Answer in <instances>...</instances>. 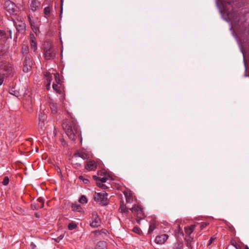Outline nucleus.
<instances>
[{"instance_id":"f257e3e1","label":"nucleus","mask_w":249,"mask_h":249,"mask_svg":"<svg viewBox=\"0 0 249 249\" xmlns=\"http://www.w3.org/2000/svg\"><path fill=\"white\" fill-rule=\"evenodd\" d=\"M71 120H66L62 126L69 139L74 141L77 136L79 135V130L76 121L71 116Z\"/></svg>"},{"instance_id":"f03ea898","label":"nucleus","mask_w":249,"mask_h":249,"mask_svg":"<svg viewBox=\"0 0 249 249\" xmlns=\"http://www.w3.org/2000/svg\"><path fill=\"white\" fill-rule=\"evenodd\" d=\"M55 51L51 43L45 42L43 46V56L46 60H50L55 58Z\"/></svg>"},{"instance_id":"7ed1b4c3","label":"nucleus","mask_w":249,"mask_h":249,"mask_svg":"<svg viewBox=\"0 0 249 249\" xmlns=\"http://www.w3.org/2000/svg\"><path fill=\"white\" fill-rule=\"evenodd\" d=\"M0 74L5 77L13 76V71L12 65L7 62H3L0 65Z\"/></svg>"},{"instance_id":"20e7f679","label":"nucleus","mask_w":249,"mask_h":249,"mask_svg":"<svg viewBox=\"0 0 249 249\" xmlns=\"http://www.w3.org/2000/svg\"><path fill=\"white\" fill-rule=\"evenodd\" d=\"M107 193L105 191L99 193H95L94 195V200L102 206L108 204Z\"/></svg>"},{"instance_id":"39448f33","label":"nucleus","mask_w":249,"mask_h":249,"mask_svg":"<svg viewBox=\"0 0 249 249\" xmlns=\"http://www.w3.org/2000/svg\"><path fill=\"white\" fill-rule=\"evenodd\" d=\"M129 210L137 216V221L139 223L140 221L145 217L142 209L140 205H134Z\"/></svg>"},{"instance_id":"423d86ee","label":"nucleus","mask_w":249,"mask_h":249,"mask_svg":"<svg viewBox=\"0 0 249 249\" xmlns=\"http://www.w3.org/2000/svg\"><path fill=\"white\" fill-rule=\"evenodd\" d=\"M4 7L6 11L12 15L17 16V8L15 4L10 0H7L4 3Z\"/></svg>"},{"instance_id":"0eeeda50","label":"nucleus","mask_w":249,"mask_h":249,"mask_svg":"<svg viewBox=\"0 0 249 249\" xmlns=\"http://www.w3.org/2000/svg\"><path fill=\"white\" fill-rule=\"evenodd\" d=\"M101 225V220L96 212L92 213V216L90 221V226L92 228H98Z\"/></svg>"},{"instance_id":"6e6552de","label":"nucleus","mask_w":249,"mask_h":249,"mask_svg":"<svg viewBox=\"0 0 249 249\" xmlns=\"http://www.w3.org/2000/svg\"><path fill=\"white\" fill-rule=\"evenodd\" d=\"M23 71L25 72H28L32 68L33 65L32 57L30 56H26L23 62Z\"/></svg>"},{"instance_id":"1a4fd4ad","label":"nucleus","mask_w":249,"mask_h":249,"mask_svg":"<svg viewBox=\"0 0 249 249\" xmlns=\"http://www.w3.org/2000/svg\"><path fill=\"white\" fill-rule=\"evenodd\" d=\"M13 20L14 26H15L18 32L22 33L25 30L26 25L22 18H20V20L18 21V22H16V21L13 19Z\"/></svg>"},{"instance_id":"9d476101","label":"nucleus","mask_w":249,"mask_h":249,"mask_svg":"<svg viewBox=\"0 0 249 249\" xmlns=\"http://www.w3.org/2000/svg\"><path fill=\"white\" fill-rule=\"evenodd\" d=\"M168 237L167 234H162L157 236L155 238V241L158 244L162 245L166 241Z\"/></svg>"},{"instance_id":"9b49d317","label":"nucleus","mask_w":249,"mask_h":249,"mask_svg":"<svg viewBox=\"0 0 249 249\" xmlns=\"http://www.w3.org/2000/svg\"><path fill=\"white\" fill-rule=\"evenodd\" d=\"M97 168V165L94 161L93 160H89L87 161L85 164V168L89 170H95Z\"/></svg>"},{"instance_id":"f8f14e48","label":"nucleus","mask_w":249,"mask_h":249,"mask_svg":"<svg viewBox=\"0 0 249 249\" xmlns=\"http://www.w3.org/2000/svg\"><path fill=\"white\" fill-rule=\"evenodd\" d=\"M39 123L38 125L40 128L43 129L44 125V122L47 118V116L41 112L39 114Z\"/></svg>"},{"instance_id":"ddd939ff","label":"nucleus","mask_w":249,"mask_h":249,"mask_svg":"<svg viewBox=\"0 0 249 249\" xmlns=\"http://www.w3.org/2000/svg\"><path fill=\"white\" fill-rule=\"evenodd\" d=\"M75 157H80L83 160H86L89 158V155L85 152L79 150L77 151L74 154Z\"/></svg>"},{"instance_id":"4468645a","label":"nucleus","mask_w":249,"mask_h":249,"mask_svg":"<svg viewBox=\"0 0 249 249\" xmlns=\"http://www.w3.org/2000/svg\"><path fill=\"white\" fill-rule=\"evenodd\" d=\"M9 48L2 44L0 45V58L3 56L7 55L9 53Z\"/></svg>"},{"instance_id":"2eb2a0df","label":"nucleus","mask_w":249,"mask_h":249,"mask_svg":"<svg viewBox=\"0 0 249 249\" xmlns=\"http://www.w3.org/2000/svg\"><path fill=\"white\" fill-rule=\"evenodd\" d=\"M28 20L30 22L32 29L35 33H36L37 31H38V25L34 20L31 19L30 15L28 16Z\"/></svg>"},{"instance_id":"dca6fc26","label":"nucleus","mask_w":249,"mask_h":249,"mask_svg":"<svg viewBox=\"0 0 249 249\" xmlns=\"http://www.w3.org/2000/svg\"><path fill=\"white\" fill-rule=\"evenodd\" d=\"M124 194L125 196L126 202L127 203H131L133 202V197L132 194L127 191H124Z\"/></svg>"},{"instance_id":"f3484780","label":"nucleus","mask_w":249,"mask_h":249,"mask_svg":"<svg viewBox=\"0 0 249 249\" xmlns=\"http://www.w3.org/2000/svg\"><path fill=\"white\" fill-rule=\"evenodd\" d=\"M183 243L181 241H178L173 244L172 249H183Z\"/></svg>"},{"instance_id":"a211bd4d","label":"nucleus","mask_w":249,"mask_h":249,"mask_svg":"<svg viewBox=\"0 0 249 249\" xmlns=\"http://www.w3.org/2000/svg\"><path fill=\"white\" fill-rule=\"evenodd\" d=\"M31 36H32L31 37V40L30 42L31 48L32 50H33L34 52H35L37 49V44L36 43L33 39V38H34V35L32 34L31 35Z\"/></svg>"},{"instance_id":"6ab92c4d","label":"nucleus","mask_w":249,"mask_h":249,"mask_svg":"<svg viewBox=\"0 0 249 249\" xmlns=\"http://www.w3.org/2000/svg\"><path fill=\"white\" fill-rule=\"evenodd\" d=\"M39 6V2L36 0H32L31 4V9L33 11L36 10Z\"/></svg>"},{"instance_id":"aec40b11","label":"nucleus","mask_w":249,"mask_h":249,"mask_svg":"<svg viewBox=\"0 0 249 249\" xmlns=\"http://www.w3.org/2000/svg\"><path fill=\"white\" fill-rule=\"evenodd\" d=\"M195 225H192L188 227L185 228V232L186 234L190 235L195 229Z\"/></svg>"},{"instance_id":"412c9836","label":"nucleus","mask_w":249,"mask_h":249,"mask_svg":"<svg viewBox=\"0 0 249 249\" xmlns=\"http://www.w3.org/2000/svg\"><path fill=\"white\" fill-rule=\"evenodd\" d=\"M72 210L74 212H80L82 211L81 206L78 204H72L71 205Z\"/></svg>"},{"instance_id":"4be33fe9","label":"nucleus","mask_w":249,"mask_h":249,"mask_svg":"<svg viewBox=\"0 0 249 249\" xmlns=\"http://www.w3.org/2000/svg\"><path fill=\"white\" fill-rule=\"evenodd\" d=\"M7 39V37L5 32L3 30H0V41L4 42L6 41Z\"/></svg>"},{"instance_id":"5701e85b","label":"nucleus","mask_w":249,"mask_h":249,"mask_svg":"<svg viewBox=\"0 0 249 249\" xmlns=\"http://www.w3.org/2000/svg\"><path fill=\"white\" fill-rule=\"evenodd\" d=\"M130 210L128 209L124 205L123 203L121 204L119 211L122 213H128Z\"/></svg>"},{"instance_id":"b1692460","label":"nucleus","mask_w":249,"mask_h":249,"mask_svg":"<svg viewBox=\"0 0 249 249\" xmlns=\"http://www.w3.org/2000/svg\"><path fill=\"white\" fill-rule=\"evenodd\" d=\"M52 8L51 6H47L45 7L44 9V14L45 15V18H48L50 17L51 11L52 10Z\"/></svg>"},{"instance_id":"393cba45","label":"nucleus","mask_w":249,"mask_h":249,"mask_svg":"<svg viewBox=\"0 0 249 249\" xmlns=\"http://www.w3.org/2000/svg\"><path fill=\"white\" fill-rule=\"evenodd\" d=\"M38 202L40 203V205L39 204H36V206L35 207V209H37L39 208H42L44 206V200L42 198L39 197L37 199Z\"/></svg>"},{"instance_id":"a878e982","label":"nucleus","mask_w":249,"mask_h":249,"mask_svg":"<svg viewBox=\"0 0 249 249\" xmlns=\"http://www.w3.org/2000/svg\"><path fill=\"white\" fill-rule=\"evenodd\" d=\"M95 249H107L106 243L104 242H98Z\"/></svg>"},{"instance_id":"bb28decb","label":"nucleus","mask_w":249,"mask_h":249,"mask_svg":"<svg viewBox=\"0 0 249 249\" xmlns=\"http://www.w3.org/2000/svg\"><path fill=\"white\" fill-rule=\"evenodd\" d=\"M156 228V224L155 221H151L149 225L148 233L152 232Z\"/></svg>"},{"instance_id":"cd10ccee","label":"nucleus","mask_w":249,"mask_h":249,"mask_svg":"<svg viewBox=\"0 0 249 249\" xmlns=\"http://www.w3.org/2000/svg\"><path fill=\"white\" fill-rule=\"evenodd\" d=\"M77 224L74 222H71L68 225V229L69 230H73L77 227Z\"/></svg>"},{"instance_id":"c85d7f7f","label":"nucleus","mask_w":249,"mask_h":249,"mask_svg":"<svg viewBox=\"0 0 249 249\" xmlns=\"http://www.w3.org/2000/svg\"><path fill=\"white\" fill-rule=\"evenodd\" d=\"M53 76L56 84H60L61 81L59 77V74L58 73H56L54 74Z\"/></svg>"},{"instance_id":"c756f323","label":"nucleus","mask_w":249,"mask_h":249,"mask_svg":"<svg viewBox=\"0 0 249 249\" xmlns=\"http://www.w3.org/2000/svg\"><path fill=\"white\" fill-rule=\"evenodd\" d=\"M53 89L56 91V92H58V93H60L61 92V90L60 89H60V87L58 86V84H53Z\"/></svg>"},{"instance_id":"7c9ffc66","label":"nucleus","mask_w":249,"mask_h":249,"mask_svg":"<svg viewBox=\"0 0 249 249\" xmlns=\"http://www.w3.org/2000/svg\"><path fill=\"white\" fill-rule=\"evenodd\" d=\"M51 109L53 113H55L57 112V107L55 104H52L50 105Z\"/></svg>"},{"instance_id":"2f4dec72","label":"nucleus","mask_w":249,"mask_h":249,"mask_svg":"<svg viewBox=\"0 0 249 249\" xmlns=\"http://www.w3.org/2000/svg\"><path fill=\"white\" fill-rule=\"evenodd\" d=\"M132 231L138 234H141L142 233L141 230L138 227H134L132 230Z\"/></svg>"},{"instance_id":"473e14b6","label":"nucleus","mask_w":249,"mask_h":249,"mask_svg":"<svg viewBox=\"0 0 249 249\" xmlns=\"http://www.w3.org/2000/svg\"><path fill=\"white\" fill-rule=\"evenodd\" d=\"M79 202L81 203H85L87 202V199L86 197L84 196H82L79 199Z\"/></svg>"},{"instance_id":"72a5a7b5","label":"nucleus","mask_w":249,"mask_h":249,"mask_svg":"<svg viewBox=\"0 0 249 249\" xmlns=\"http://www.w3.org/2000/svg\"><path fill=\"white\" fill-rule=\"evenodd\" d=\"M79 179L82 180L85 184H87L89 182V179L85 178L82 176H79Z\"/></svg>"},{"instance_id":"f704fd0d","label":"nucleus","mask_w":249,"mask_h":249,"mask_svg":"<svg viewBox=\"0 0 249 249\" xmlns=\"http://www.w3.org/2000/svg\"><path fill=\"white\" fill-rule=\"evenodd\" d=\"M9 178L7 177H5L2 183L3 185H7L9 183Z\"/></svg>"},{"instance_id":"c9c22d12","label":"nucleus","mask_w":249,"mask_h":249,"mask_svg":"<svg viewBox=\"0 0 249 249\" xmlns=\"http://www.w3.org/2000/svg\"><path fill=\"white\" fill-rule=\"evenodd\" d=\"M97 185L103 189H105L107 188L106 185L103 184H102V183L100 182H97Z\"/></svg>"},{"instance_id":"e433bc0d","label":"nucleus","mask_w":249,"mask_h":249,"mask_svg":"<svg viewBox=\"0 0 249 249\" xmlns=\"http://www.w3.org/2000/svg\"><path fill=\"white\" fill-rule=\"evenodd\" d=\"M107 232V231L106 229H102L101 231H94L95 233H98L99 234H100V233H103L106 234Z\"/></svg>"},{"instance_id":"4c0bfd02","label":"nucleus","mask_w":249,"mask_h":249,"mask_svg":"<svg viewBox=\"0 0 249 249\" xmlns=\"http://www.w3.org/2000/svg\"><path fill=\"white\" fill-rule=\"evenodd\" d=\"M106 174V172L105 170H101L98 171V175L100 176H105Z\"/></svg>"},{"instance_id":"58836bf2","label":"nucleus","mask_w":249,"mask_h":249,"mask_svg":"<svg viewBox=\"0 0 249 249\" xmlns=\"http://www.w3.org/2000/svg\"><path fill=\"white\" fill-rule=\"evenodd\" d=\"M107 178H105V177H103V178H100L99 180H100L101 181L100 183H104V182H106L107 181Z\"/></svg>"},{"instance_id":"ea45409f","label":"nucleus","mask_w":249,"mask_h":249,"mask_svg":"<svg viewBox=\"0 0 249 249\" xmlns=\"http://www.w3.org/2000/svg\"><path fill=\"white\" fill-rule=\"evenodd\" d=\"M208 225V223L206 222H203L201 224L200 229L202 230L205 228Z\"/></svg>"},{"instance_id":"a19ab883","label":"nucleus","mask_w":249,"mask_h":249,"mask_svg":"<svg viewBox=\"0 0 249 249\" xmlns=\"http://www.w3.org/2000/svg\"><path fill=\"white\" fill-rule=\"evenodd\" d=\"M215 239V237H212L209 240V243L208 244V247L213 242V241Z\"/></svg>"},{"instance_id":"79ce46f5","label":"nucleus","mask_w":249,"mask_h":249,"mask_svg":"<svg viewBox=\"0 0 249 249\" xmlns=\"http://www.w3.org/2000/svg\"><path fill=\"white\" fill-rule=\"evenodd\" d=\"M6 78L5 76L0 74V86H1L4 81V78Z\"/></svg>"},{"instance_id":"37998d69","label":"nucleus","mask_w":249,"mask_h":249,"mask_svg":"<svg viewBox=\"0 0 249 249\" xmlns=\"http://www.w3.org/2000/svg\"><path fill=\"white\" fill-rule=\"evenodd\" d=\"M64 237V235H60L59 236H58L56 239L55 241L57 242H59L61 239H63Z\"/></svg>"},{"instance_id":"c03bdc74","label":"nucleus","mask_w":249,"mask_h":249,"mask_svg":"<svg viewBox=\"0 0 249 249\" xmlns=\"http://www.w3.org/2000/svg\"><path fill=\"white\" fill-rule=\"evenodd\" d=\"M30 247L32 248V249H35L36 248V245L34 243L31 242L30 244Z\"/></svg>"},{"instance_id":"a18cd8bd","label":"nucleus","mask_w":249,"mask_h":249,"mask_svg":"<svg viewBox=\"0 0 249 249\" xmlns=\"http://www.w3.org/2000/svg\"><path fill=\"white\" fill-rule=\"evenodd\" d=\"M231 23L233 25V26L234 27H235L236 26V21L234 20V19H233L232 21H231Z\"/></svg>"},{"instance_id":"49530a36","label":"nucleus","mask_w":249,"mask_h":249,"mask_svg":"<svg viewBox=\"0 0 249 249\" xmlns=\"http://www.w3.org/2000/svg\"><path fill=\"white\" fill-rule=\"evenodd\" d=\"M93 178L94 179V180H96V181H97V180H99L100 178L99 177H97L96 176L94 175V176H93Z\"/></svg>"},{"instance_id":"de8ad7c7","label":"nucleus","mask_w":249,"mask_h":249,"mask_svg":"<svg viewBox=\"0 0 249 249\" xmlns=\"http://www.w3.org/2000/svg\"><path fill=\"white\" fill-rule=\"evenodd\" d=\"M191 241H187V243H186V246L187 247H189V248H191Z\"/></svg>"},{"instance_id":"09e8293b","label":"nucleus","mask_w":249,"mask_h":249,"mask_svg":"<svg viewBox=\"0 0 249 249\" xmlns=\"http://www.w3.org/2000/svg\"><path fill=\"white\" fill-rule=\"evenodd\" d=\"M50 76H51L50 74H48V78L47 80L49 81V83H48V86H49L50 85L51 80L49 79V78H50Z\"/></svg>"},{"instance_id":"8fccbe9b","label":"nucleus","mask_w":249,"mask_h":249,"mask_svg":"<svg viewBox=\"0 0 249 249\" xmlns=\"http://www.w3.org/2000/svg\"><path fill=\"white\" fill-rule=\"evenodd\" d=\"M231 245H233L234 247H235L236 248H237V244L235 242H231Z\"/></svg>"},{"instance_id":"3c124183","label":"nucleus","mask_w":249,"mask_h":249,"mask_svg":"<svg viewBox=\"0 0 249 249\" xmlns=\"http://www.w3.org/2000/svg\"><path fill=\"white\" fill-rule=\"evenodd\" d=\"M63 0H61V11H62V7H63Z\"/></svg>"},{"instance_id":"603ef678","label":"nucleus","mask_w":249,"mask_h":249,"mask_svg":"<svg viewBox=\"0 0 249 249\" xmlns=\"http://www.w3.org/2000/svg\"><path fill=\"white\" fill-rule=\"evenodd\" d=\"M9 37L10 38H12V32H11V30H9Z\"/></svg>"},{"instance_id":"864d4df0","label":"nucleus","mask_w":249,"mask_h":249,"mask_svg":"<svg viewBox=\"0 0 249 249\" xmlns=\"http://www.w3.org/2000/svg\"><path fill=\"white\" fill-rule=\"evenodd\" d=\"M20 18H21L19 16H18L17 18H16V20L17 21H16V22H18V21L20 20Z\"/></svg>"},{"instance_id":"5fc2aeb1","label":"nucleus","mask_w":249,"mask_h":249,"mask_svg":"<svg viewBox=\"0 0 249 249\" xmlns=\"http://www.w3.org/2000/svg\"><path fill=\"white\" fill-rule=\"evenodd\" d=\"M245 249H249V248L248 247V246H246V247H245Z\"/></svg>"},{"instance_id":"6e6d98bb","label":"nucleus","mask_w":249,"mask_h":249,"mask_svg":"<svg viewBox=\"0 0 249 249\" xmlns=\"http://www.w3.org/2000/svg\"><path fill=\"white\" fill-rule=\"evenodd\" d=\"M16 37H15L14 40H15V39L17 38V34H16Z\"/></svg>"}]
</instances>
